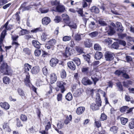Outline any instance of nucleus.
Wrapping results in <instances>:
<instances>
[{
    "label": "nucleus",
    "mask_w": 134,
    "mask_h": 134,
    "mask_svg": "<svg viewBox=\"0 0 134 134\" xmlns=\"http://www.w3.org/2000/svg\"><path fill=\"white\" fill-rule=\"evenodd\" d=\"M0 71L1 73L5 75H11L13 71L8 66L7 63L3 62L0 67Z\"/></svg>",
    "instance_id": "nucleus-1"
},
{
    "label": "nucleus",
    "mask_w": 134,
    "mask_h": 134,
    "mask_svg": "<svg viewBox=\"0 0 134 134\" xmlns=\"http://www.w3.org/2000/svg\"><path fill=\"white\" fill-rule=\"evenodd\" d=\"M96 104L92 103L91 105V108L93 110H97L99 109V107L101 106V101L100 98V96L99 93H96Z\"/></svg>",
    "instance_id": "nucleus-2"
},
{
    "label": "nucleus",
    "mask_w": 134,
    "mask_h": 134,
    "mask_svg": "<svg viewBox=\"0 0 134 134\" xmlns=\"http://www.w3.org/2000/svg\"><path fill=\"white\" fill-rule=\"evenodd\" d=\"M66 83L62 81H58L57 83V86L60 89L62 93H63L65 91V86Z\"/></svg>",
    "instance_id": "nucleus-3"
},
{
    "label": "nucleus",
    "mask_w": 134,
    "mask_h": 134,
    "mask_svg": "<svg viewBox=\"0 0 134 134\" xmlns=\"http://www.w3.org/2000/svg\"><path fill=\"white\" fill-rule=\"evenodd\" d=\"M105 58L106 60L110 61L113 59L114 54L113 53L107 51L105 54Z\"/></svg>",
    "instance_id": "nucleus-4"
},
{
    "label": "nucleus",
    "mask_w": 134,
    "mask_h": 134,
    "mask_svg": "<svg viewBox=\"0 0 134 134\" xmlns=\"http://www.w3.org/2000/svg\"><path fill=\"white\" fill-rule=\"evenodd\" d=\"M106 26L105 28V30L109 35H112L115 33V31L114 29L109 25H106Z\"/></svg>",
    "instance_id": "nucleus-5"
},
{
    "label": "nucleus",
    "mask_w": 134,
    "mask_h": 134,
    "mask_svg": "<svg viewBox=\"0 0 134 134\" xmlns=\"http://www.w3.org/2000/svg\"><path fill=\"white\" fill-rule=\"evenodd\" d=\"M82 82L83 84L85 85H90L93 84V82L87 77H83Z\"/></svg>",
    "instance_id": "nucleus-6"
},
{
    "label": "nucleus",
    "mask_w": 134,
    "mask_h": 134,
    "mask_svg": "<svg viewBox=\"0 0 134 134\" xmlns=\"http://www.w3.org/2000/svg\"><path fill=\"white\" fill-rule=\"evenodd\" d=\"M49 77L50 82L51 83H54L57 80V76L56 74L55 73H52L51 74Z\"/></svg>",
    "instance_id": "nucleus-7"
},
{
    "label": "nucleus",
    "mask_w": 134,
    "mask_h": 134,
    "mask_svg": "<svg viewBox=\"0 0 134 134\" xmlns=\"http://www.w3.org/2000/svg\"><path fill=\"white\" fill-rule=\"evenodd\" d=\"M59 62L57 58H52L50 61V65L52 67H54L56 66Z\"/></svg>",
    "instance_id": "nucleus-8"
},
{
    "label": "nucleus",
    "mask_w": 134,
    "mask_h": 134,
    "mask_svg": "<svg viewBox=\"0 0 134 134\" xmlns=\"http://www.w3.org/2000/svg\"><path fill=\"white\" fill-rule=\"evenodd\" d=\"M26 2H24L22 4L20 7L21 9H22L23 11H25L29 10L30 9L32 8V5H29L27 6H25L26 5Z\"/></svg>",
    "instance_id": "nucleus-9"
},
{
    "label": "nucleus",
    "mask_w": 134,
    "mask_h": 134,
    "mask_svg": "<svg viewBox=\"0 0 134 134\" xmlns=\"http://www.w3.org/2000/svg\"><path fill=\"white\" fill-rule=\"evenodd\" d=\"M74 50L69 47H66V48L65 51V55L68 56L73 54Z\"/></svg>",
    "instance_id": "nucleus-10"
},
{
    "label": "nucleus",
    "mask_w": 134,
    "mask_h": 134,
    "mask_svg": "<svg viewBox=\"0 0 134 134\" xmlns=\"http://www.w3.org/2000/svg\"><path fill=\"white\" fill-rule=\"evenodd\" d=\"M84 44L86 47L90 48L92 46L91 41L90 39L86 40L84 42Z\"/></svg>",
    "instance_id": "nucleus-11"
},
{
    "label": "nucleus",
    "mask_w": 134,
    "mask_h": 134,
    "mask_svg": "<svg viewBox=\"0 0 134 134\" xmlns=\"http://www.w3.org/2000/svg\"><path fill=\"white\" fill-rule=\"evenodd\" d=\"M30 75L29 74H27L26 75L25 78L24 79L25 83L27 86H29L30 84Z\"/></svg>",
    "instance_id": "nucleus-12"
},
{
    "label": "nucleus",
    "mask_w": 134,
    "mask_h": 134,
    "mask_svg": "<svg viewBox=\"0 0 134 134\" xmlns=\"http://www.w3.org/2000/svg\"><path fill=\"white\" fill-rule=\"evenodd\" d=\"M40 70L39 66H36L33 67L31 69V72L33 74H36L38 73Z\"/></svg>",
    "instance_id": "nucleus-13"
},
{
    "label": "nucleus",
    "mask_w": 134,
    "mask_h": 134,
    "mask_svg": "<svg viewBox=\"0 0 134 134\" xmlns=\"http://www.w3.org/2000/svg\"><path fill=\"white\" fill-rule=\"evenodd\" d=\"M51 21L50 18L47 17H45L42 20V24L44 25H47Z\"/></svg>",
    "instance_id": "nucleus-14"
},
{
    "label": "nucleus",
    "mask_w": 134,
    "mask_h": 134,
    "mask_svg": "<svg viewBox=\"0 0 134 134\" xmlns=\"http://www.w3.org/2000/svg\"><path fill=\"white\" fill-rule=\"evenodd\" d=\"M3 128L8 132H10L11 131V130L9 127L8 122H4L3 125Z\"/></svg>",
    "instance_id": "nucleus-15"
},
{
    "label": "nucleus",
    "mask_w": 134,
    "mask_h": 134,
    "mask_svg": "<svg viewBox=\"0 0 134 134\" xmlns=\"http://www.w3.org/2000/svg\"><path fill=\"white\" fill-rule=\"evenodd\" d=\"M8 23L9 21H8L4 25L3 27H2V26L1 28L3 29V27H4L5 28V29L4 30H5L6 31V30H10L11 29H13V25H12L10 24L8 26Z\"/></svg>",
    "instance_id": "nucleus-16"
},
{
    "label": "nucleus",
    "mask_w": 134,
    "mask_h": 134,
    "mask_svg": "<svg viewBox=\"0 0 134 134\" xmlns=\"http://www.w3.org/2000/svg\"><path fill=\"white\" fill-rule=\"evenodd\" d=\"M67 65L69 68L71 70H74L76 69V66L74 63L72 61L68 62Z\"/></svg>",
    "instance_id": "nucleus-17"
},
{
    "label": "nucleus",
    "mask_w": 134,
    "mask_h": 134,
    "mask_svg": "<svg viewBox=\"0 0 134 134\" xmlns=\"http://www.w3.org/2000/svg\"><path fill=\"white\" fill-rule=\"evenodd\" d=\"M57 10L59 12H62L64 11L65 8L64 6L59 5H57L56 7Z\"/></svg>",
    "instance_id": "nucleus-18"
},
{
    "label": "nucleus",
    "mask_w": 134,
    "mask_h": 134,
    "mask_svg": "<svg viewBox=\"0 0 134 134\" xmlns=\"http://www.w3.org/2000/svg\"><path fill=\"white\" fill-rule=\"evenodd\" d=\"M116 27H117V30L120 32H122L123 30V28L121 23L119 22H117L116 23Z\"/></svg>",
    "instance_id": "nucleus-19"
},
{
    "label": "nucleus",
    "mask_w": 134,
    "mask_h": 134,
    "mask_svg": "<svg viewBox=\"0 0 134 134\" xmlns=\"http://www.w3.org/2000/svg\"><path fill=\"white\" fill-rule=\"evenodd\" d=\"M85 109L83 107H80L77 108L76 113L78 115H80L82 114L84 111Z\"/></svg>",
    "instance_id": "nucleus-20"
},
{
    "label": "nucleus",
    "mask_w": 134,
    "mask_h": 134,
    "mask_svg": "<svg viewBox=\"0 0 134 134\" xmlns=\"http://www.w3.org/2000/svg\"><path fill=\"white\" fill-rule=\"evenodd\" d=\"M0 105L2 108L6 110L8 109L10 107L9 105L7 102H1L0 103Z\"/></svg>",
    "instance_id": "nucleus-21"
},
{
    "label": "nucleus",
    "mask_w": 134,
    "mask_h": 134,
    "mask_svg": "<svg viewBox=\"0 0 134 134\" xmlns=\"http://www.w3.org/2000/svg\"><path fill=\"white\" fill-rule=\"evenodd\" d=\"M132 83V81L130 80H127L126 81H124L122 82L124 86L127 88H128L129 87V85H131Z\"/></svg>",
    "instance_id": "nucleus-22"
},
{
    "label": "nucleus",
    "mask_w": 134,
    "mask_h": 134,
    "mask_svg": "<svg viewBox=\"0 0 134 134\" xmlns=\"http://www.w3.org/2000/svg\"><path fill=\"white\" fill-rule=\"evenodd\" d=\"M6 31L5 30H4L1 33V36L0 38V44H1L3 41L6 34Z\"/></svg>",
    "instance_id": "nucleus-23"
},
{
    "label": "nucleus",
    "mask_w": 134,
    "mask_h": 134,
    "mask_svg": "<svg viewBox=\"0 0 134 134\" xmlns=\"http://www.w3.org/2000/svg\"><path fill=\"white\" fill-rule=\"evenodd\" d=\"M102 53L100 52H96L95 54V58L96 59L99 60L102 57Z\"/></svg>",
    "instance_id": "nucleus-24"
},
{
    "label": "nucleus",
    "mask_w": 134,
    "mask_h": 134,
    "mask_svg": "<svg viewBox=\"0 0 134 134\" xmlns=\"http://www.w3.org/2000/svg\"><path fill=\"white\" fill-rule=\"evenodd\" d=\"M32 43L35 48L38 49L40 48V44L39 42L38 41L35 40H33L32 41Z\"/></svg>",
    "instance_id": "nucleus-25"
},
{
    "label": "nucleus",
    "mask_w": 134,
    "mask_h": 134,
    "mask_svg": "<svg viewBox=\"0 0 134 134\" xmlns=\"http://www.w3.org/2000/svg\"><path fill=\"white\" fill-rule=\"evenodd\" d=\"M72 116L71 115H70L69 116H67L66 118L64 120V123L66 125H67L72 120Z\"/></svg>",
    "instance_id": "nucleus-26"
},
{
    "label": "nucleus",
    "mask_w": 134,
    "mask_h": 134,
    "mask_svg": "<svg viewBox=\"0 0 134 134\" xmlns=\"http://www.w3.org/2000/svg\"><path fill=\"white\" fill-rule=\"evenodd\" d=\"M32 66L28 63L25 64L24 66V69L25 72H27L29 71L31 69Z\"/></svg>",
    "instance_id": "nucleus-27"
},
{
    "label": "nucleus",
    "mask_w": 134,
    "mask_h": 134,
    "mask_svg": "<svg viewBox=\"0 0 134 134\" xmlns=\"http://www.w3.org/2000/svg\"><path fill=\"white\" fill-rule=\"evenodd\" d=\"M75 49L76 52L80 54L83 53V48L80 46H76Z\"/></svg>",
    "instance_id": "nucleus-28"
},
{
    "label": "nucleus",
    "mask_w": 134,
    "mask_h": 134,
    "mask_svg": "<svg viewBox=\"0 0 134 134\" xmlns=\"http://www.w3.org/2000/svg\"><path fill=\"white\" fill-rule=\"evenodd\" d=\"M129 127L131 129L134 128V118L131 119L129 124Z\"/></svg>",
    "instance_id": "nucleus-29"
},
{
    "label": "nucleus",
    "mask_w": 134,
    "mask_h": 134,
    "mask_svg": "<svg viewBox=\"0 0 134 134\" xmlns=\"http://www.w3.org/2000/svg\"><path fill=\"white\" fill-rule=\"evenodd\" d=\"M90 10L91 12H94L96 13H98L99 12V9L95 6L92 7L91 8Z\"/></svg>",
    "instance_id": "nucleus-30"
},
{
    "label": "nucleus",
    "mask_w": 134,
    "mask_h": 134,
    "mask_svg": "<svg viewBox=\"0 0 134 134\" xmlns=\"http://www.w3.org/2000/svg\"><path fill=\"white\" fill-rule=\"evenodd\" d=\"M124 72L125 70L124 69L118 70L115 71L114 73L116 75L119 76L121 75H122Z\"/></svg>",
    "instance_id": "nucleus-31"
},
{
    "label": "nucleus",
    "mask_w": 134,
    "mask_h": 134,
    "mask_svg": "<svg viewBox=\"0 0 134 134\" xmlns=\"http://www.w3.org/2000/svg\"><path fill=\"white\" fill-rule=\"evenodd\" d=\"M83 56L84 59L88 62V63L89 64L90 63L91 57L88 54L87 55H83Z\"/></svg>",
    "instance_id": "nucleus-32"
},
{
    "label": "nucleus",
    "mask_w": 134,
    "mask_h": 134,
    "mask_svg": "<svg viewBox=\"0 0 134 134\" xmlns=\"http://www.w3.org/2000/svg\"><path fill=\"white\" fill-rule=\"evenodd\" d=\"M94 49L95 50L100 51L101 50L102 48L100 46L99 44L96 43L94 45Z\"/></svg>",
    "instance_id": "nucleus-33"
},
{
    "label": "nucleus",
    "mask_w": 134,
    "mask_h": 134,
    "mask_svg": "<svg viewBox=\"0 0 134 134\" xmlns=\"http://www.w3.org/2000/svg\"><path fill=\"white\" fill-rule=\"evenodd\" d=\"M77 66H79L81 64V61L80 59L77 57H75L72 60Z\"/></svg>",
    "instance_id": "nucleus-34"
},
{
    "label": "nucleus",
    "mask_w": 134,
    "mask_h": 134,
    "mask_svg": "<svg viewBox=\"0 0 134 134\" xmlns=\"http://www.w3.org/2000/svg\"><path fill=\"white\" fill-rule=\"evenodd\" d=\"M65 98L66 100L68 101L71 100L72 98V95L70 92H69L65 96Z\"/></svg>",
    "instance_id": "nucleus-35"
},
{
    "label": "nucleus",
    "mask_w": 134,
    "mask_h": 134,
    "mask_svg": "<svg viewBox=\"0 0 134 134\" xmlns=\"http://www.w3.org/2000/svg\"><path fill=\"white\" fill-rule=\"evenodd\" d=\"M120 119L121 124L123 125H125L128 121L127 119L123 117L120 118Z\"/></svg>",
    "instance_id": "nucleus-36"
},
{
    "label": "nucleus",
    "mask_w": 134,
    "mask_h": 134,
    "mask_svg": "<svg viewBox=\"0 0 134 134\" xmlns=\"http://www.w3.org/2000/svg\"><path fill=\"white\" fill-rule=\"evenodd\" d=\"M56 42V41L54 39H51L48 42L51 45V47H52L55 44Z\"/></svg>",
    "instance_id": "nucleus-37"
},
{
    "label": "nucleus",
    "mask_w": 134,
    "mask_h": 134,
    "mask_svg": "<svg viewBox=\"0 0 134 134\" xmlns=\"http://www.w3.org/2000/svg\"><path fill=\"white\" fill-rule=\"evenodd\" d=\"M118 127L115 126L111 127L110 129V131L114 134L116 133L117 132Z\"/></svg>",
    "instance_id": "nucleus-38"
},
{
    "label": "nucleus",
    "mask_w": 134,
    "mask_h": 134,
    "mask_svg": "<svg viewBox=\"0 0 134 134\" xmlns=\"http://www.w3.org/2000/svg\"><path fill=\"white\" fill-rule=\"evenodd\" d=\"M47 35L46 33H43L41 36V40L43 41H45L47 38Z\"/></svg>",
    "instance_id": "nucleus-39"
},
{
    "label": "nucleus",
    "mask_w": 134,
    "mask_h": 134,
    "mask_svg": "<svg viewBox=\"0 0 134 134\" xmlns=\"http://www.w3.org/2000/svg\"><path fill=\"white\" fill-rule=\"evenodd\" d=\"M60 75L61 77L63 79H65L66 77V74L64 70H62L60 74Z\"/></svg>",
    "instance_id": "nucleus-40"
},
{
    "label": "nucleus",
    "mask_w": 134,
    "mask_h": 134,
    "mask_svg": "<svg viewBox=\"0 0 134 134\" xmlns=\"http://www.w3.org/2000/svg\"><path fill=\"white\" fill-rule=\"evenodd\" d=\"M3 80L4 83L5 84H8L10 81L9 78L7 76L4 77L3 79Z\"/></svg>",
    "instance_id": "nucleus-41"
},
{
    "label": "nucleus",
    "mask_w": 134,
    "mask_h": 134,
    "mask_svg": "<svg viewBox=\"0 0 134 134\" xmlns=\"http://www.w3.org/2000/svg\"><path fill=\"white\" fill-rule=\"evenodd\" d=\"M116 86L119 88V90L122 91L123 90L122 85L120 82L118 81L116 83Z\"/></svg>",
    "instance_id": "nucleus-42"
},
{
    "label": "nucleus",
    "mask_w": 134,
    "mask_h": 134,
    "mask_svg": "<svg viewBox=\"0 0 134 134\" xmlns=\"http://www.w3.org/2000/svg\"><path fill=\"white\" fill-rule=\"evenodd\" d=\"M98 32L97 31H94L89 34V35L92 38L97 36L98 35Z\"/></svg>",
    "instance_id": "nucleus-43"
},
{
    "label": "nucleus",
    "mask_w": 134,
    "mask_h": 134,
    "mask_svg": "<svg viewBox=\"0 0 134 134\" xmlns=\"http://www.w3.org/2000/svg\"><path fill=\"white\" fill-rule=\"evenodd\" d=\"M64 20L65 23L68 25L71 22H70L69 16L67 15H66V18L64 19Z\"/></svg>",
    "instance_id": "nucleus-44"
},
{
    "label": "nucleus",
    "mask_w": 134,
    "mask_h": 134,
    "mask_svg": "<svg viewBox=\"0 0 134 134\" xmlns=\"http://www.w3.org/2000/svg\"><path fill=\"white\" fill-rule=\"evenodd\" d=\"M29 32L28 31L26 30L23 29L21 30L19 32V35H24L26 34H28L29 33Z\"/></svg>",
    "instance_id": "nucleus-45"
},
{
    "label": "nucleus",
    "mask_w": 134,
    "mask_h": 134,
    "mask_svg": "<svg viewBox=\"0 0 134 134\" xmlns=\"http://www.w3.org/2000/svg\"><path fill=\"white\" fill-rule=\"evenodd\" d=\"M94 123L96 126L98 128L100 127L101 126V123L100 121L99 120L96 119L95 120Z\"/></svg>",
    "instance_id": "nucleus-46"
},
{
    "label": "nucleus",
    "mask_w": 134,
    "mask_h": 134,
    "mask_svg": "<svg viewBox=\"0 0 134 134\" xmlns=\"http://www.w3.org/2000/svg\"><path fill=\"white\" fill-rule=\"evenodd\" d=\"M71 39L70 36H65L63 38V40L64 41L66 42L69 41Z\"/></svg>",
    "instance_id": "nucleus-47"
},
{
    "label": "nucleus",
    "mask_w": 134,
    "mask_h": 134,
    "mask_svg": "<svg viewBox=\"0 0 134 134\" xmlns=\"http://www.w3.org/2000/svg\"><path fill=\"white\" fill-rule=\"evenodd\" d=\"M107 118V116L104 113H102L100 118V121H104Z\"/></svg>",
    "instance_id": "nucleus-48"
},
{
    "label": "nucleus",
    "mask_w": 134,
    "mask_h": 134,
    "mask_svg": "<svg viewBox=\"0 0 134 134\" xmlns=\"http://www.w3.org/2000/svg\"><path fill=\"white\" fill-rule=\"evenodd\" d=\"M129 108L127 106H123L120 109V111L121 113H124Z\"/></svg>",
    "instance_id": "nucleus-49"
},
{
    "label": "nucleus",
    "mask_w": 134,
    "mask_h": 134,
    "mask_svg": "<svg viewBox=\"0 0 134 134\" xmlns=\"http://www.w3.org/2000/svg\"><path fill=\"white\" fill-rule=\"evenodd\" d=\"M111 46L114 49H117L119 47V44L118 42H114L112 45Z\"/></svg>",
    "instance_id": "nucleus-50"
},
{
    "label": "nucleus",
    "mask_w": 134,
    "mask_h": 134,
    "mask_svg": "<svg viewBox=\"0 0 134 134\" xmlns=\"http://www.w3.org/2000/svg\"><path fill=\"white\" fill-rule=\"evenodd\" d=\"M21 119L23 121H26L27 120V117L25 115L21 114L20 117Z\"/></svg>",
    "instance_id": "nucleus-51"
},
{
    "label": "nucleus",
    "mask_w": 134,
    "mask_h": 134,
    "mask_svg": "<svg viewBox=\"0 0 134 134\" xmlns=\"http://www.w3.org/2000/svg\"><path fill=\"white\" fill-rule=\"evenodd\" d=\"M18 91L20 95L21 96H25V94L23 91L22 89L21 88H18Z\"/></svg>",
    "instance_id": "nucleus-52"
},
{
    "label": "nucleus",
    "mask_w": 134,
    "mask_h": 134,
    "mask_svg": "<svg viewBox=\"0 0 134 134\" xmlns=\"http://www.w3.org/2000/svg\"><path fill=\"white\" fill-rule=\"evenodd\" d=\"M74 38L76 41H80L81 39L80 35L78 34H76L75 35Z\"/></svg>",
    "instance_id": "nucleus-53"
},
{
    "label": "nucleus",
    "mask_w": 134,
    "mask_h": 134,
    "mask_svg": "<svg viewBox=\"0 0 134 134\" xmlns=\"http://www.w3.org/2000/svg\"><path fill=\"white\" fill-rule=\"evenodd\" d=\"M68 26L71 28L73 29H76L77 27L76 24L72 22H71L70 23L69 25H68Z\"/></svg>",
    "instance_id": "nucleus-54"
},
{
    "label": "nucleus",
    "mask_w": 134,
    "mask_h": 134,
    "mask_svg": "<svg viewBox=\"0 0 134 134\" xmlns=\"http://www.w3.org/2000/svg\"><path fill=\"white\" fill-rule=\"evenodd\" d=\"M51 124L50 122H48L47 124V125L45 126V129L46 131H48V129L51 128Z\"/></svg>",
    "instance_id": "nucleus-55"
},
{
    "label": "nucleus",
    "mask_w": 134,
    "mask_h": 134,
    "mask_svg": "<svg viewBox=\"0 0 134 134\" xmlns=\"http://www.w3.org/2000/svg\"><path fill=\"white\" fill-rule=\"evenodd\" d=\"M41 51L40 50L36 49L35 51V54L36 56H39L41 54Z\"/></svg>",
    "instance_id": "nucleus-56"
},
{
    "label": "nucleus",
    "mask_w": 134,
    "mask_h": 134,
    "mask_svg": "<svg viewBox=\"0 0 134 134\" xmlns=\"http://www.w3.org/2000/svg\"><path fill=\"white\" fill-rule=\"evenodd\" d=\"M64 124L62 123L60 121H59L57 124V127L59 129H61L63 126Z\"/></svg>",
    "instance_id": "nucleus-57"
},
{
    "label": "nucleus",
    "mask_w": 134,
    "mask_h": 134,
    "mask_svg": "<svg viewBox=\"0 0 134 134\" xmlns=\"http://www.w3.org/2000/svg\"><path fill=\"white\" fill-rule=\"evenodd\" d=\"M61 18L60 16H57L55 17L54 20L56 23H58L61 21Z\"/></svg>",
    "instance_id": "nucleus-58"
},
{
    "label": "nucleus",
    "mask_w": 134,
    "mask_h": 134,
    "mask_svg": "<svg viewBox=\"0 0 134 134\" xmlns=\"http://www.w3.org/2000/svg\"><path fill=\"white\" fill-rule=\"evenodd\" d=\"M42 31V29L40 28H37L35 29L31 30V32H36L38 31Z\"/></svg>",
    "instance_id": "nucleus-59"
},
{
    "label": "nucleus",
    "mask_w": 134,
    "mask_h": 134,
    "mask_svg": "<svg viewBox=\"0 0 134 134\" xmlns=\"http://www.w3.org/2000/svg\"><path fill=\"white\" fill-rule=\"evenodd\" d=\"M91 78L94 82V85H95L96 82L98 81L99 79L97 77L94 78L92 77H91Z\"/></svg>",
    "instance_id": "nucleus-60"
},
{
    "label": "nucleus",
    "mask_w": 134,
    "mask_h": 134,
    "mask_svg": "<svg viewBox=\"0 0 134 134\" xmlns=\"http://www.w3.org/2000/svg\"><path fill=\"white\" fill-rule=\"evenodd\" d=\"M89 68L87 67L83 66L82 69V71L83 72H87L89 70Z\"/></svg>",
    "instance_id": "nucleus-61"
},
{
    "label": "nucleus",
    "mask_w": 134,
    "mask_h": 134,
    "mask_svg": "<svg viewBox=\"0 0 134 134\" xmlns=\"http://www.w3.org/2000/svg\"><path fill=\"white\" fill-rule=\"evenodd\" d=\"M7 2V0H0V6L4 5Z\"/></svg>",
    "instance_id": "nucleus-62"
},
{
    "label": "nucleus",
    "mask_w": 134,
    "mask_h": 134,
    "mask_svg": "<svg viewBox=\"0 0 134 134\" xmlns=\"http://www.w3.org/2000/svg\"><path fill=\"white\" fill-rule=\"evenodd\" d=\"M99 24L102 26H106L107 25V24L104 21L102 20H100L99 21Z\"/></svg>",
    "instance_id": "nucleus-63"
},
{
    "label": "nucleus",
    "mask_w": 134,
    "mask_h": 134,
    "mask_svg": "<svg viewBox=\"0 0 134 134\" xmlns=\"http://www.w3.org/2000/svg\"><path fill=\"white\" fill-rule=\"evenodd\" d=\"M59 4V2L57 0H55L51 2V4L53 5H58Z\"/></svg>",
    "instance_id": "nucleus-64"
}]
</instances>
